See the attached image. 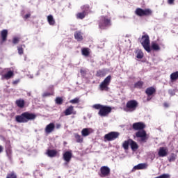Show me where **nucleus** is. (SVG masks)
<instances>
[{"label":"nucleus","instance_id":"nucleus-25","mask_svg":"<svg viewBox=\"0 0 178 178\" xmlns=\"http://www.w3.org/2000/svg\"><path fill=\"white\" fill-rule=\"evenodd\" d=\"M131 143V139L124 141V143H122V147L124 149H129V145H130Z\"/></svg>","mask_w":178,"mask_h":178},{"label":"nucleus","instance_id":"nucleus-50","mask_svg":"<svg viewBox=\"0 0 178 178\" xmlns=\"http://www.w3.org/2000/svg\"><path fill=\"white\" fill-rule=\"evenodd\" d=\"M164 106L168 107V104H167V103H165V104H164Z\"/></svg>","mask_w":178,"mask_h":178},{"label":"nucleus","instance_id":"nucleus-9","mask_svg":"<svg viewBox=\"0 0 178 178\" xmlns=\"http://www.w3.org/2000/svg\"><path fill=\"white\" fill-rule=\"evenodd\" d=\"M120 136L118 132H110L104 136L105 140L107 141H113V140H116Z\"/></svg>","mask_w":178,"mask_h":178},{"label":"nucleus","instance_id":"nucleus-20","mask_svg":"<svg viewBox=\"0 0 178 178\" xmlns=\"http://www.w3.org/2000/svg\"><path fill=\"white\" fill-rule=\"evenodd\" d=\"M47 21H48L49 24H50V26L55 25V19H54V16H52L51 15H50L47 17Z\"/></svg>","mask_w":178,"mask_h":178},{"label":"nucleus","instance_id":"nucleus-2","mask_svg":"<svg viewBox=\"0 0 178 178\" xmlns=\"http://www.w3.org/2000/svg\"><path fill=\"white\" fill-rule=\"evenodd\" d=\"M138 106V102H137V101L131 100L127 103L126 106L123 108V110L124 111V112L131 113L134 112V111L137 109Z\"/></svg>","mask_w":178,"mask_h":178},{"label":"nucleus","instance_id":"nucleus-47","mask_svg":"<svg viewBox=\"0 0 178 178\" xmlns=\"http://www.w3.org/2000/svg\"><path fill=\"white\" fill-rule=\"evenodd\" d=\"M56 127H57V129H59L60 127V124H56Z\"/></svg>","mask_w":178,"mask_h":178},{"label":"nucleus","instance_id":"nucleus-36","mask_svg":"<svg viewBox=\"0 0 178 178\" xmlns=\"http://www.w3.org/2000/svg\"><path fill=\"white\" fill-rule=\"evenodd\" d=\"M143 84H144V83L143 81H140L135 83V87H136V88H141V87H143Z\"/></svg>","mask_w":178,"mask_h":178},{"label":"nucleus","instance_id":"nucleus-6","mask_svg":"<svg viewBox=\"0 0 178 178\" xmlns=\"http://www.w3.org/2000/svg\"><path fill=\"white\" fill-rule=\"evenodd\" d=\"M111 112H112V108L111 107L103 106L101 108V110L99 111L98 114L99 115V116L105 117L108 116V115H109Z\"/></svg>","mask_w":178,"mask_h":178},{"label":"nucleus","instance_id":"nucleus-24","mask_svg":"<svg viewBox=\"0 0 178 178\" xmlns=\"http://www.w3.org/2000/svg\"><path fill=\"white\" fill-rule=\"evenodd\" d=\"M146 94L148 95V97L152 95L154 92H155V88L150 87L146 89Z\"/></svg>","mask_w":178,"mask_h":178},{"label":"nucleus","instance_id":"nucleus-39","mask_svg":"<svg viewBox=\"0 0 178 178\" xmlns=\"http://www.w3.org/2000/svg\"><path fill=\"white\" fill-rule=\"evenodd\" d=\"M6 178H16V174L14 172H11L7 175Z\"/></svg>","mask_w":178,"mask_h":178},{"label":"nucleus","instance_id":"nucleus-12","mask_svg":"<svg viewBox=\"0 0 178 178\" xmlns=\"http://www.w3.org/2000/svg\"><path fill=\"white\" fill-rule=\"evenodd\" d=\"M147 168H148V163H139L134 166L132 169V172H134V170H143L144 169H147Z\"/></svg>","mask_w":178,"mask_h":178},{"label":"nucleus","instance_id":"nucleus-17","mask_svg":"<svg viewBox=\"0 0 178 178\" xmlns=\"http://www.w3.org/2000/svg\"><path fill=\"white\" fill-rule=\"evenodd\" d=\"M65 116H69L70 115H76V111H74V107L73 106H69L65 111H64Z\"/></svg>","mask_w":178,"mask_h":178},{"label":"nucleus","instance_id":"nucleus-34","mask_svg":"<svg viewBox=\"0 0 178 178\" xmlns=\"http://www.w3.org/2000/svg\"><path fill=\"white\" fill-rule=\"evenodd\" d=\"M177 155L175 153L171 154L168 159L169 162H175L176 161Z\"/></svg>","mask_w":178,"mask_h":178},{"label":"nucleus","instance_id":"nucleus-32","mask_svg":"<svg viewBox=\"0 0 178 178\" xmlns=\"http://www.w3.org/2000/svg\"><path fill=\"white\" fill-rule=\"evenodd\" d=\"M81 53L84 56H88L90 55V49L88 48H83L81 49Z\"/></svg>","mask_w":178,"mask_h":178},{"label":"nucleus","instance_id":"nucleus-37","mask_svg":"<svg viewBox=\"0 0 178 178\" xmlns=\"http://www.w3.org/2000/svg\"><path fill=\"white\" fill-rule=\"evenodd\" d=\"M70 104H79V102H80V100L79 99V98H75L74 99H72L70 101Z\"/></svg>","mask_w":178,"mask_h":178},{"label":"nucleus","instance_id":"nucleus-13","mask_svg":"<svg viewBox=\"0 0 178 178\" xmlns=\"http://www.w3.org/2000/svg\"><path fill=\"white\" fill-rule=\"evenodd\" d=\"M168 147H161L159 148L158 155L159 156L163 158L165 156H168Z\"/></svg>","mask_w":178,"mask_h":178},{"label":"nucleus","instance_id":"nucleus-3","mask_svg":"<svg viewBox=\"0 0 178 178\" xmlns=\"http://www.w3.org/2000/svg\"><path fill=\"white\" fill-rule=\"evenodd\" d=\"M140 42L147 52H151V47H149V36H148V35L142 36Z\"/></svg>","mask_w":178,"mask_h":178},{"label":"nucleus","instance_id":"nucleus-1","mask_svg":"<svg viewBox=\"0 0 178 178\" xmlns=\"http://www.w3.org/2000/svg\"><path fill=\"white\" fill-rule=\"evenodd\" d=\"M37 118V115L34 113L29 112H24L19 115L15 116V120L17 123H27L29 120H34Z\"/></svg>","mask_w":178,"mask_h":178},{"label":"nucleus","instance_id":"nucleus-7","mask_svg":"<svg viewBox=\"0 0 178 178\" xmlns=\"http://www.w3.org/2000/svg\"><path fill=\"white\" fill-rule=\"evenodd\" d=\"M135 13L138 16H149V15L152 13V11L150 9L143 10L141 8H137L135 11Z\"/></svg>","mask_w":178,"mask_h":178},{"label":"nucleus","instance_id":"nucleus-28","mask_svg":"<svg viewBox=\"0 0 178 178\" xmlns=\"http://www.w3.org/2000/svg\"><path fill=\"white\" fill-rule=\"evenodd\" d=\"M74 137H75L76 143H83V141L84 140V138H83V136L79 135L78 134H75Z\"/></svg>","mask_w":178,"mask_h":178},{"label":"nucleus","instance_id":"nucleus-31","mask_svg":"<svg viewBox=\"0 0 178 178\" xmlns=\"http://www.w3.org/2000/svg\"><path fill=\"white\" fill-rule=\"evenodd\" d=\"M152 48L154 49V51H159L161 49L159 44H158L156 42L152 43Z\"/></svg>","mask_w":178,"mask_h":178},{"label":"nucleus","instance_id":"nucleus-41","mask_svg":"<svg viewBox=\"0 0 178 178\" xmlns=\"http://www.w3.org/2000/svg\"><path fill=\"white\" fill-rule=\"evenodd\" d=\"M17 51H18V54L19 55H23V47H18Z\"/></svg>","mask_w":178,"mask_h":178},{"label":"nucleus","instance_id":"nucleus-15","mask_svg":"<svg viewBox=\"0 0 178 178\" xmlns=\"http://www.w3.org/2000/svg\"><path fill=\"white\" fill-rule=\"evenodd\" d=\"M54 130H55V124L54 123L47 124L44 129L46 134H51Z\"/></svg>","mask_w":178,"mask_h":178},{"label":"nucleus","instance_id":"nucleus-38","mask_svg":"<svg viewBox=\"0 0 178 178\" xmlns=\"http://www.w3.org/2000/svg\"><path fill=\"white\" fill-rule=\"evenodd\" d=\"M104 106L101 105V104H94L92 106V108H94V109H99V111L101 110V108L103 107Z\"/></svg>","mask_w":178,"mask_h":178},{"label":"nucleus","instance_id":"nucleus-22","mask_svg":"<svg viewBox=\"0 0 178 178\" xmlns=\"http://www.w3.org/2000/svg\"><path fill=\"white\" fill-rule=\"evenodd\" d=\"M1 35L2 41H6V38L8 37V30L4 29L1 31Z\"/></svg>","mask_w":178,"mask_h":178},{"label":"nucleus","instance_id":"nucleus-11","mask_svg":"<svg viewBox=\"0 0 178 178\" xmlns=\"http://www.w3.org/2000/svg\"><path fill=\"white\" fill-rule=\"evenodd\" d=\"M136 136L140 138V141L144 142L147 140V132L145 130H140L136 133Z\"/></svg>","mask_w":178,"mask_h":178},{"label":"nucleus","instance_id":"nucleus-49","mask_svg":"<svg viewBox=\"0 0 178 178\" xmlns=\"http://www.w3.org/2000/svg\"><path fill=\"white\" fill-rule=\"evenodd\" d=\"M81 74H84V70H81Z\"/></svg>","mask_w":178,"mask_h":178},{"label":"nucleus","instance_id":"nucleus-42","mask_svg":"<svg viewBox=\"0 0 178 178\" xmlns=\"http://www.w3.org/2000/svg\"><path fill=\"white\" fill-rule=\"evenodd\" d=\"M169 5H173L175 3V0H168Z\"/></svg>","mask_w":178,"mask_h":178},{"label":"nucleus","instance_id":"nucleus-35","mask_svg":"<svg viewBox=\"0 0 178 178\" xmlns=\"http://www.w3.org/2000/svg\"><path fill=\"white\" fill-rule=\"evenodd\" d=\"M55 101L57 105H62L63 104V99L62 97H56Z\"/></svg>","mask_w":178,"mask_h":178},{"label":"nucleus","instance_id":"nucleus-8","mask_svg":"<svg viewBox=\"0 0 178 178\" xmlns=\"http://www.w3.org/2000/svg\"><path fill=\"white\" fill-rule=\"evenodd\" d=\"M108 26H111V19L105 17H102L101 22L99 24V28L102 29H106V27H108Z\"/></svg>","mask_w":178,"mask_h":178},{"label":"nucleus","instance_id":"nucleus-46","mask_svg":"<svg viewBox=\"0 0 178 178\" xmlns=\"http://www.w3.org/2000/svg\"><path fill=\"white\" fill-rule=\"evenodd\" d=\"M3 151V147L0 145V154Z\"/></svg>","mask_w":178,"mask_h":178},{"label":"nucleus","instance_id":"nucleus-21","mask_svg":"<svg viewBox=\"0 0 178 178\" xmlns=\"http://www.w3.org/2000/svg\"><path fill=\"white\" fill-rule=\"evenodd\" d=\"M75 40L77 41H82L83 40V35H81V32L76 31L74 33Z\"/></svg>","mask_w":178,"mask_h":178},{"label":"nucleus","instance_id":"nucleus-48","mask_svg":"<svg viewBox=\"0 0 178 178\" xmlns=\"http://www.w3.org/2000/svg\"><path fill=\"white\" fill-rule=\"evenodd\" d=\"M17 83H19V81H13V84H17Z\"/></svg>","mask_w":178,"mask_h":178},{"label":"nucleus","instance_id":"nucleus-44","mask_svg":"<svg viewBox=\"0 0 178 178\" xmlns=\"http://www.w3.org/2000/svg\"><path fill=\"white\" fill-rule=\"evenodd\" d=\"M42 95H43V97H49V95H51V94L46 92V93H44Z\"/></svg>","mask_w":178,"mask_h":178},{"label":"nucleus","instance_id":"nucleus-43","mask_svg":"<svg viewBox=\"0 0 178 178\" xmlns=\"http://www.w3.org/2000/svg\"><path fill=\"white\" fill-rule=\"evenodd\" d=\"M168 92L169 94H170V95H175V91H173L172 90H170Z\"/></svg>","mask_w":178,"mask_h":178},{"label":"nucleus","instance_id":"nucleus-23","mask_svg":"<svg viewBox=\"0 0 178 178\" xmlns=\"http://www.w3.org/2000/svg\"><path fill=\"white\" fill-rule=\"evenodd\" d=\"M130 145L132 151H136V149H138V145H137V143L134 142L133 140H131Z\"/></svg>","mask_w":178,"mask_h":178},{"label":"nucleus","instance_id":"nucleus-5","mask_svg":"<svg viewBox=\"0 0 178 178\" xmlns=\"http://www.w3.org/2000/svg\"><path fill=\"white\" fill-rule=\"evenodd\" d=\"M13 71L9 70V69H5L1 74V80H9L13 77Z\"/></svg>","mask_w":178,"mask_h":178},{"label":"nucleus","instance_id":"nucleus-19","mask_svg":"<svg viewBox=\"0 0 178 178\" xmlns=\"http://www.w3.org/2000/svg\"><path fill=\"white\" fill-rule=\"evenodd\" d=\"M88 11V6H85V10L83 13H79L76 15L77 19H84L86 17V12Z\"/></svg>","mask_w":178,"mask_h":178},{"label":"nucleus","instance_id":"nucleus-26","mask_svg":"<svg viewBox=\"0 0 178 178\" xmlns=\"http://www.w3.org/2000/svg\"><path fill=\"white\" fill-rule=\"evenodd\" d=\"M106 74V70H102L97 71L96 76L97 77H104Z\"/></svg>","mask_w":178,"mask_h":178},{"label":"nucleus","instance_id":"nucleus-45","mask_svg":"<svg viewBox=\"0 0 178 178\" xmlns=\"http://www.w3.org/2000/svg\"><path fill=\"white\" fill-rule=\"evenodd\" d=\"M25 19H29V17H30V14H26L25 16H24Z\"/></svg>","mask_w":178,"mask_h":178},{"label":"nucleus","instance_id":"nucleus-29","mask_svg":"<svg viewBox=\"0 0 178 178\" xmlns=\"http://www.w3.org/2000/svg\"><path fill=\"white\" fill-rule=\"evenodd\" d=\"M16 105L19 107V108H24V100L23 99H18L16 101Z\"/></svg>","mask_w":178,"mask_h":178},{"label":"nucleus","instance_id":"nucleus-30","mask_svg":"<svg viewBox=\"0 0 178 178\" xmlns=\"http://www.w3.org/2000/svg\"><path fill=\"white\" fill-rule=\"evenodd\" d=\"M170 79L172 81H175V80H177L178 79V71L173 72L170 74Z\"/></svg>","mask_w":178,"mask_h":178},{"label":"nucleus","instance_id":"nucleus-40","mask_svg":"<svg viewBox=\"0 0 178 178\" xmlns=\"http://www.w3.org/2000/svg\"><path fill=\"white\" fill-rule=\"evenodd\" d=\"M19 41H20V38H14L13 40V44H19Z\"/></svg>","mask_w":178,"mask_h":178},{"label":"nucleus","instance_id":"nucleus-10","mask_svg":"<svg viewBox=\"0 0 178 178\" xmlns=\"http://www.w3.org/2000/svg\"><path fill=\"white\" fill-rule=\"evenodd\" d=\"M111 175V168L108 166H102L100 168V177H107Z\"/></svg>","mask_w":178,"mask_h":178},{"label":"nucleus","instance_id":"nucleus-18","mask_svg":"<svg viewBox=\"0 0 178 178\" xmlns=\"http://www.w3.org/2000/svg\"><path fill=\"white\" fill-rule=\"evenodd\" d=\"M72 151L70 152H65L64 154H63V159L64 161H65V162L67 163H69V162H70L71 159H72Z\"/></svg>","mask_w":178,"mask_h":178},{"label":"nucleus","instance_id":"nucleus-51","mask_svg":"<svg viewBox=\"0 0 178 178\" xmlns=\"http://www.w3.org/2000/svg\"><path fill=\"white\" fill-rule=\"evenodd\" d=\"M151 99V98L148 97L147 98V101H149Z\"/></svg>","mask_w":178,"mask_h":178},{"label":"nucleus","instance_id":"nucleus-33","mask_svg":"<svg viewBox=\"0 0 178 178\" xmlns=\"http://www.w3.org/2000/svg\"><path fill=\"white\" fill-rule=\"evenodd\" d=\"M47 154L48 155V156H50L51 158H54V156H56V151H55V150H49L47 152Z\"/></svg>","mask_w":178,"mask_h":178},{"label":"nucleus","instance_id":"nucleus-16","mask_svg":"<svg viewBox=\"0 0 178 178\" xmlns=\"http://www.w3.org/2000/svg\"><path fill=\"white\" fill-rule=\"evenodd\" d=\"M132 127L134 130H143V129H145V124L143 122H135Z\"/></svg>","mask_w":178,"mask_h":178},{"label":"nucleus","instance_id":"nucleus-4","mask_svg":"<svg viewBox=\"0 0 178 178\" xmlns=\"http://www.w3.org/2000/svg\"><path fill=\"white\" fill-rule=\"evenodd\" d=\"M112 79V76L111 75H108L104 81L101 83L99 85V88L102 90V91H108V86H109V83H111V79Z\"/></svg>","mask_w":178,"mask_h":178},{"label":"nucleus","instance_id":"nucleus-14","mask_svg":"<svg viewBox=\"0 0 178 178\" xmlns=\"http://www.w3.org/2000/svg\"><path fill=\"white\" fill-rule=\"evenodd\" d=\"M81 133L83 137H88V136H90V134L94 133V129L92 128H84L82 129Z\"/></svg>","mask_w":178,"mask_h":178},{"label":"nucleus","instance_id":"nucleus-27","mask_svg":"<svg viewBox=\"0 0 178 178\" xmlns=\"http://www.w3.org/2000/svg\"><path fill=\"white\" fill-rule=\"evenodd\" d=\"M136 58L138 59H143V58H144V53H143V51L138 49L136 51Z\"/></svg>","mask_w":178,"mask_h":178}]
</instances>
